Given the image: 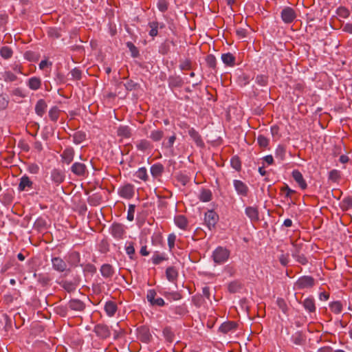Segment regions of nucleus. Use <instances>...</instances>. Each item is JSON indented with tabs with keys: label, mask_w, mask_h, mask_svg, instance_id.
<instances>
[{
	"label": "nucleus",
	"mask_w": 352,
	"mask_h": 352,
	"mask_svg": "<svg viewBox=\"0 0 352 352\" xmlns=\"http://www.w3.org/2000/svg\"><path fill=\"white\" fill-rule=\"evenodd\" d=\"M230 164H231V166L234 168L236 170H240L241 168V162L240 160V158L235 155V156H233L232 158H231V160H230Z\"/></svg>",
	"instance_id": "nucleus-47"
},
{
	"label": "nucleus",
	"mask_w": 352,
	"mask_h": 352,
	"mask_svg": "<svg viewBox=\"0 0 352 352\" xmlns=\"http://www.w3.org/2000/svg\"><path fill=\"white\" fill-rule=\"evenodd\" d=\"M117 309V305L113 301H107L104 305V311L109 317L113 316L116 313Z\"/></svg>",
	"instance_id": "nucleus-24"
},
{
	"label": "nucleus",
	"mask_w": 352,
	"mask_h": 352,
	"mask_svg": "<svg viewBox=\"0 0 352 352\" xmlns=\"http://www.w3.org/2000/svg\"><path fill=\"white\" fill-rule=\"evenodd\" d=\"M74 156V151L71 147L65 148L61 154L63 162L67 164H69L73 161Z\"/></svg>",
	"instance_id": "nucleus-18"
},
{
	"label": "nucleus",
	"mask_w": 352,
	"mask_h": 352,
	"mask_svg": "<svg viewBox=\"0 0 352 352\" xmlns=\"http://www.w3.org/2000/svg\"><path fill=\"white\" fill-rule=\"evenodd\" d=\"M219 219L218 215L212 210L205 214V222L210 230L213 228Z\"/></svg>",
	"instance_id": "nucleus-11"
},
{
	"label": "nucleus",
	"mask_w": 352,
	"mask_h": 352,
	"mask_svg": "<svg viewBox=\"0 0 352 352\" xmlns=\"http://www.w3.org/2000/svg\"><path fill=\"white\" fill-rule=\"evenodd\" d=\"M80 261V253L76 251L69 252L67 255V262L71 267H76Z\"/></svg>",
	"instance_id": "nucleus-15"
},
{
	"label": "nucleus",
	"mask_w": 352,
	"mask_h": 352,
	"mask_svg": "<svg viewBox=\"0 0 352 352\" xmlns=\"http://www.w3.org/2000/svg\"><path fill=\"white\" fill-rule=\"evenodd\" d=\"M70 74L74 80H80L82 77V72L78 68H74L70 72Z\"/></svg>",
	"instance_id": "nucleus-60"
},
{
	"label": "nucleus",
	"mask_w": 352,
	"mask_h": 352,
	"mask_svg": "<svg viewBox=\"0 0 352 352\" xmlns=\"http://www.w3.org/2000/svg\"><path fill=\"white\" fill-rule=\"evenodd\" d=\"M136 148L140 151L146 152L151 151L153 149V146L148 140L142 139L136 143Z\"/></svg>",
	"instance_id": "nucleus-17"
},
{
	"label": "nucleus",
	"mask_w": 352,
	"mask_h": 352,
	"mask_svg": "<svg viewBox=\"0 0 352 352\" xmlns=\"http://www.w3.org/2000/svg\"><path fill=\"white\" fill-rule=\"evenodd\" d=\"M292 255L294 257L296 258V261L302 265H305L308 262L307 258L303 254H298V251H296L295 253H293Z\"/></svg>",
	"instance_id": "nucleus-53"
},
{
	"label": "nucleus",
	"mask_w": 352,
	"mask_h": 352,
	"mask_svg": "<svg viewBox=\"0 0 352 352\" xmlns=\"http://www.w3.org/2000/svg\"><path fill=\"white\" fill-rule=\"evenodd\" d=\"M171 45H175L174 41L166 39L160 45L159 47V52L163 55L167 54L170 51Z\"/></svg>",
	"instance_id": "nucleus-31"
},
{
	"label": "nucleus",
	"mask_w": 352,
	"mask_h": 352,
	"mask_svg": "<svg viewBox=\"0 0 352 352\" xmlns=\"http://www.w3.org/2000/svg\"><path fill=\"white\" fill-rule=\"evenodd\" d=\"M47 108L46 102L43 99H40L35 105V112L38 116L42 117L45 113Z\"/></svg>",
	"instance_id": "nucleus-19"
},
{
	"label": "nucleus",
	"mask_w": 352,
	"mask_h": 352,
	"mask_svg": "<svg viewBox=\"0 0 352 352\" xmlns=\"http://www.w3.org/2000/svg\"><path fill=\"white\" fill-rule=\"evenodd\" d=\"M51 278L47 274H39L38 275V281L39 283H41L43 286H45L49 284L50 282Z\"/></svg>",
	"instance_id": "nucleus-50"
},
{
	"label": "nucleus",
	"mask_w": 352,
	"mask_h": 352,
	"mask_svg": "<svg viewBox=\"0 0 352 352\" xmlns=\"http://www.w3.org/2000/svg\"><path fill=\"white\" fill-rule=\"evenodd\" d=\"M51 179L56 185H59L63 182L65 179V174L63 171L58 168H54L51 171Z\"/></svg>",
	"instance_id": "nucleus-13"
},
{
	"label": "nucleus",
	"mask_w": 352,
	"mask_h": 352,
	"mask_svg": "<svg viewBox=\"0 0 352 352\" xmlns=\"http://www.w3.org/2000/svg\"><path fill=\"white\" fill-rule=\"evenodd\" d=\"M60 113V111L59 110V109L57 107H56V106L52 107L50 109L49 113H48L50 119L52 122H56L59 118Z\"/></svg>",
	"instance_id": "nucleus-39"
},
{
	"label": "nucleus",
	"mask_w": 352,
	"mask_h": 352,
	"mask_svg": "<svg viewBox=\"0 0 352 352\" xmlns=\"http://www.w3.org/2000/svg\"><path fill=\"white\" fill-rule=\"evenodd\" d=\"M280 191L285 194V197H291L292 195L295 192L294 190L289 188L287 185L282 187Z\"/></svg>",
	"instance_id": "nucleus-64"
},
{
	"label": "nucleus",
	"mask_w": 352,
	"mask_h": 352,
	"mask_svg": "<svg viewBox=\"0 0 352 352\" xmlns=\"http://www.w3.org/2000/svg\"><path fill=\"white\" fill-rule=\"evenodd\" d=\"M137 337L140 341L146 344L150 342L152 339L150 330L146 326H141L137 329Z\"/></svg>",
	"instance_id": "nucleus-4"
},
{
	"label": "nucleus",
	"mask_w": 352,
	"mask_h": 352,
	"mask_svg": "<svg viewBox=\"0 0 352 352\" xmlns=\"http://www.w3.org/2000/svg\"><path fill=\"white\" fill-rule=\"evenodd\" d=\"M156 294H157L156 292L154 289H149L147 292V295H146V298H147L148 301L153 306H158V307L164 306L165 304L164 300L162 298H155Z\"/></svg>",
	"instance_id": "nucleus-7"
},
{
	"label": "nucleus",
	"mask_w": 352,
	"mask_h": 352,
	"mask_svg": "<svg viewBox=\"0 0 352 352\" xmlns=\"http://www.w3.org/2000/svg\"><path fill=\"white\" fill-rule=\"evenodd\" d=\"M188 134L197 146L201 148L204 147L205 144L201 135L194 128H190L188 129Z\"/></svg>",
	"instance_id": "nucleus-16"
},
{
	"label": "nucleus",
	"mask_w": 352,
	"mask_h": 352,
	"mask_svg": "<svg viewBox=\"0 0 352 352\" xmlns=\"http://www.w3.org/2000/svg\"><path fill=\"white\" fill-rule=\"evenodd\" d=\"M60 285L67 292H72L76 290L77 285L72 281L63 280L60 283Z\"/></svg>",
	"instance_id": "nucleus-37"
},
{
	"label": "nucleus",
	"mask_w": 352,
	"mask_h": 352,
	"mask_svg": "<svg viewBox=\"0 0 352 352\" xmlns=\"http://www.w3.org/2000/svg\"><path fill=\"white\" fill-rule=\"evenodd\" d=\"M280 16L282 20L285 23H292L296 18L295 10L290 7L283 8L281 11Z\"/></svg>",
	"instance_id": "nucleus-5"
},
{
	"label": "nucleus",
	"mask_w": 352,
	"mask_h": 352,
	"mask_svg": "<svg viewBox=\"0 0 352 352\" xmlns=\"http://www.w3.org/2000/svg\"><path fill=\"white\" fill-rule=\"evenodd\" d=\"M304 341L305 338L301 333H297L293 336V342L296 344L301 345Z\"/></svg>",
	"instance_id": "nucleus-56"
},
{
	"label": "nucleus",
	"mask_w": 352,
	"mask_h": 352,
	"mask_svg": "<svg viewBox=\"0 0 352 352\" xmlns=\"http://www.w3.org/2000/svg\"><path fill=\"white\" fill-rule=\"evenodd\" d=\"M276 304L283 312H287L288 307L284 299L278 298L276 300Z\"/></svg>",
	"instance_id": "nucleus-59"
},
{
	"label": "nucleus",
	"mask_w": 352,
	"mask_h": 352,
	"mask_svg": "<svg viewBox=\"0 0 352 352\" xmlns=\"http://www.w3.org/2000/svg\"><path fill=\"white\" fill-rule=\"evenodd\" d=\"M10 326L11 320L9 317L5 314H0V329L3 328L7 331Z\"/></svg>",
	"instance_id": "nucleus-33"
},
{
	"label": "nucleus",
	"mask_w": 352,
	"mask_h": 352,
	"mask_svg": "<svg viewBox=\"0 0 352 352\" xmlns=\"http://www.w3.org/2000/svg\"><path fill=\"white\" fill-rule=\"evenodd\" d=\"M337 14L340 17L345 19L349 16V12L346 8L344 7H340L337 10Z\"/></svg>",
	"instance_id": "nucleus-62"
},
{
	"label": "nucleus",
	"mask_w": 352,
	"mask_h": 352,
	"mask_svg": "<svg viewBox=\"0 0 352 352\" xmlns=\"http://www.w3.org/2000/svg\"><path fill=\"white\" fill-rule=\"evenodd\" d=\"M183 83V80L179 76H170L168 78V85L171 88L181 87Z\"/></svg>",
	"instance_id": "nucleus-32"
},
{
	"label": "nucleus",
	"mask_w": 352,
	"mask_h": 352,
	"mask_svg": "<svg viewBox=\"0 0 352 352\" xmlns=\"http://www.w3.org/2000/svg\"><path fill=\"white\" fill-rule=\"evenodd\" d=\"M118 194L124 199H131L134 195V187L132 184H127L118 190Z\"/></svg>",
	"instance_id": "nucleus-9"
},
{
	"label": "nucleus",
	"mask_w": 352,
	"mask_h": 352,
	"mask_svg": "<svg viewBox=\"0 0 352 352\" xmlns=\"http://www.w3.org/2000/svg\"><path fill=\"white\" fill-rule=\"evenodd\" d=\"M174 221L176 226L180 229L184 230L187 229L188 222L185 216L182 214L177 215L175 217Z\"/></svg>",
	"instance_id": "nucleus-23"
},
{
	"label": "nucleus",
	"mask_w": 352,
	"mask_h": 352,
	"mask_svg": "<svg viewBox=\"0 0 352 352\" xmlns=\"http://www.w3.org/2000/svg\"><path fill=\"white\" fill-rule=\"evenodd\" d=\"M192 301L193 304L197 307H201L204 302L201 295H195L192 296Z\"/></svg>",
	"instance_id": "nucleus-57"
},
{
	"label": "nucleus",
	"mask_w": 352,
	"mask_h": 352,
	"mask_svg": "<svg viewBox=\"0 0 352 352\" xmlns=\"http://www.w3.org/2000/svg\"><path fill=\"white\" fill-rule=\"evenodd\" d=\"M69 307L74 311H82L85 308V305L83 302L78 299H72L69 302Z\"/></svg>",
	"instance_id": "nucleus-22"
},
{
	"label": "nucleus",
	"mask_w": 352,
	"mask_h": 352,
	"mask_svg": "<svg viewBox=\"0 0 352 352\" xmlns=\"http://www.w3.org/2000/svg\"><path fill=\"white\" fill-rule=\"evenodd\" d=\"M175 140L176 135L175 134H173V135L170 136L167 140H164L162 142V146L166 148H172Z\"/></svg>",
	"instance_id": "nucleus-49"
},
{
	"label": "nucleus",
	"mask_w": 352,
	"mask_h": 352,
	"mask_svg": "<svg viewBox=\"0 0 352 352\" xmlns=\"http://www.w3.org/2000/svg\"><path fill=\"white\" fill-rule=\"evenodd\" d=\"M13 51L10 47L3 46L0 49V55L4 59H8L12 56Z\"/></svg>",
	"instance_id": "nucleus-41"
},
{
	"label": "nucleus",
	"mask_w": 352,
	"mask_h": 352,
	"mask_svg": "<svg viewBox=\"0 0 352 352\" xmlns=\"http://www.w3.org/2000/svg\"><path fill=\"white\" fill-rule=\"evenodd\" d=\"M212 193L210 190L204 189L201 190V194L199 195V199L201 201L207 202L211 200Z\"/></svg>",
	"instance_id": "nucleus-45"
},
{
	"label": "nucleus",
	"mask_w": 352,
	"mask_h": 352,
	"mask_svg": "<svg viewBox=\"0 0 352 352\" xmlns=\"http://www.w3.org/2000/svg\"><path fill=\"white\" fill-rule=\"evenodd\" d=\"M241 288V285L238 282H232L228 285V290L231 293H236Z\"/></svg>",
	"instance_id": "nucleus-63"
},
{
	"label": "nucleus",
	"mask_w": 352,
	"mask_h": 352,
	"mask_svg": "<svg viewBox=\"0 0 352 352\" xmlns=\"http://www.w3.org/2000/svg\"><path fill=\"white\" fill-rule=\"evenodd\" d=\"M28 85L32 90H37L41 86V80L38 77H32L28 80Z\"/></svg>",
	"instance_id": "nucleus-34"
},
{
	"label": "nucleus",
	"mask_w": 352,
	"mask_h": 352,
	"mask_svg": "<svg viewBox=\"0 0 352 352\" xmlns=\"http://www.w3.org/2000/svg\"><path fill=\"white\" fill-rule=\"evenodd\" d=\"M236 323L235 322L229 321L227 322L223 323L220 327L219 330L223 333H227L229 331L236 329Z\"/></svg>",
	"instance_id": "nucleus-30"
},
{
	"label": "nucleus",
	"mask_w": 352,
	"mask_h": 352,
	"mask_svg": "<svg viewBox=\"0 0 352 352\" xmlns=\"http://www.w3.org/2000/svg\"><path fill=\"white\" fill-rule=\"evenodd\" d=\"M206 61L208 67L215 69L217 65L216 58L212 54H209L206 58Z\"/></svg>",
	"instance_id": "nucleus-52"
},
{
	"label": "nucleus",
	"mask_w": 352,
	"mask_h": 352,
	"mask_svg": "<svg viewBox=\"0 0 352 352\" xmlns=\"http://www.w3.org/2000/svg\"><path fill=\"white\" fill-rule=\"evenodd\" d=\"M164 136V133L162 130L156 129L151 131L149 138L153 142H159L160 141Z\"/></svg>",
	"instance_id": "nucleus-38"
},
{
	"label": "nucleus",
	"mask_w": 352,
	"mask_h": 352,
	"mask_svg": "<svg viewBox=\"0 0 352 352\" xmlns=\"http://www.w3.org/2000/svg\"><path fill=\"white\" fill-rule=\"evenodd\" d=\"M314 285V278L309 276H304L300 277L296 283V285L298 289L311 288Z\"/></svg>",
	"instance_id": "nucleus-6"
},
{
	"label": "nucleus",
	"mask_w": 352,
	"mask_h": 352,
	"mask_svg": "<svg viewBox=\"0 0 352 352\" xmlns=\"http://www.w3.org/2000/svg\"><path fill=\"white\" fill-rule=\"evenodd\" d=\"M164 168L162 164L157 163L151 167V173L153 177H158L164 173Z\"/></svg>",
	"instance_id": "nucleus-28"
},
{
	"label": "nucleus",
	"mask_w": 352,
	"mask_h": 352,
	"mask_svg": "<svg viewBox=\"0 0 352 352\" xmlns=\"http://www.w3.org/2000/svg\"><path fill=\"white\" fill-rule=\"evenodd\" d=\"M233 185L239 195L244 197L248 195L249 188L244 182L241 180L234 179L233 181Z\"/></svg>",
	"instance_id": "nucleus-12"
},
{
	"label": "nucleus",
	"mask_w": 352,
	"mask_h": 352,
	"mask_svg": "<svg viewBox=\"0 0 352 352\" xmlns=\"http://www.w3.org/2000/svg\"><path fill=\"white\" fill-rule=\"evenodd\" d=\"M110 232L115 239L120 240L125 234V227L122 223H114L110 228Z\"/></svg>",
	"instance_id": "nucleus-3"
},
{
	"label": "nucleus",
	"mask_w": 352,
	"mask_h": 352,
	"mask_svg": "<svg viewBox=\"0 0 352 352\" xmlns=\"http://www.w3.org/2000/svg\"><path fill=\"white\" fill-rule=\"evenodd\" d=\"M166 276L169 281L173 282L177 278V270L175 267H168L166 270Z\"/></svg>",
	"instance_id": "nucleus-35"
},
{
	"label": "nucleus",
	"mask_w": 352,
	"mask_h": 352,
	"mask_svg": "<svg viewBox=\"0 0 352 352\" xmlns=\"http://www.w3.org/2000/svg\"><path fill=\"white\" fill-rule=\"evenodd\" d=\"M256 82L261 86H266L268 82V77L266 75L260 74L256 77Z\"/></svg>",
	"instance_id": "nucleus-51"
},
{
	"label": "nucleus",
	"mask_w": 352,
	"mask_h": 352,
	"mask_svg": "<svg viewBox=\"0 0 352 352\" xmlns=\"http://www.w3.org/2000/svg\"><path fill=\"white\" fill-rule=\"evenodd\" d=\"M285 147L283 145H278L275 152L276 157L279 159L280 161H283L285 157Z\"/></svg>",
	"instance_id": "nucleus-43"
},
{
	"label": "nucleus",
	"mask_w": 352,
	"mask_h": 352,
	"mask_svg": "<svg viewBox=\"0 0 352 352\" xmlns=\"http://www.w3.org/2000/svg\"><path fill=\"white\" fill-rule=\"evenodd\" d=\"M126 252L129 256V258L133 259L135 254V248L133 242H129L126 246Z\"/></svg>",
	"instance_id": "nucleus-55"
},
{
	"label": "nucleus",
	"mask_w": 352,
	"mask_h": 352,
	"mask_svg": "<svg viewBox=\"0 0 352 352\" xmlns=\"http://www.w3.org/2000/svg\"><path fill=\"white\" fill-rule=\"evenodd\" d=\"M71 171L78 177H85L88 173L87 166L81 162H75L71 167Z\"/></svg>",
	"instance_id": "nucleus-8"
},
{
	"label": "nucleus",
	"mask_w": 352,
	"mask_h": 352,
	"mask_svg": "<svg viewBox=\"0 0 352 352\" xmlns=\"http://www.w3.org/2000/svg\"><path fill=\"white\" fill-rule=\"evenodd\" d=\"M168 258L166 256L165 254H159L158 252H155L152 256V262L155 265H159L164 261H166Z\"/></svg>",
	"instance_id": "nucleus-42"
},
{
	"label": "nucleus",
	"mask_w": 352,
	"mask_h": 352,
	"mask_svg": "<svg viewBox=\"0 0 352 352\" xmlns=\"http://www.w3.org/2000/svg\"><path fill=\"white\" fill-rule=\"evenodd\" d=\"M230 256V251L223 247H218L212 254L214 263L222 264L225 263Z\"/></svg>",
	"instance_id": "nucleus-1"
},
{
	"label": "nucleus",
	"mask_w": 352,
	"mask_h": 352,
	"mask_svg": "<svg viewBox=\"0 0 352 352\" xmlns=\"http://www.w3.org/2000/svg\"><path fill=\"white\" fill-rule=\"evenodd\" d=\"M330 309L336 314H340L342 311V305L340 301H335L330 304Z\"/></svg>",
	"instance_id": "nucleus-44"
},
{
	"label": "nucleus",
	"mask_w": 352,
	"mask_h": 352,
	"mask_svg": "<svg viewBox=\"0 0 352 352\" xmlns=\"http://www.w3.org/2000/svg\"><path fill=\"white\" fill-rule=\"evenodd\" d=\"M163 335L168 342H172L173 341L175 336L170 327H165L164 329Z\"/></svg>",
	"instance_id": "nucleus-48"
},
{
	"label": "nucleus",
	"mask_w": 352,
	"mask_h": 352,
	"mask_svg": "<svg viewBox=\"0 0 352 352\" xmlns=\"http://www.w3.org/2000/svg\"><path fill=\"white\" fill-rule=\"evenodd\" d=\"M118 136L122 138H130L131 137V129L128 126H120L117 130Z\"/></svg>",
	"instance_id": "nucleus-25"
},
{
	"label": "nucleus",
	"mask_w": 352,
	"mask_h": 352,
	"mask_svg": "<svg viewBox=\"0 0 352 352\" xmlns=\"http://www.w3.org/2000/svg\"><path fill=\"white\" fill-rule=\"evenodd\" d=\"M52 265L54 270L63 273L66 271L69 272V269L67 268V262L65 261L62 258L59 256L52 258Z\"/></svg>",
	"instance_id": "nucleus-2"
},
{
	"label": "nucleus",
	"mask_w": 352,
	"mask_h": 352,
	"mask_svg": "<svg viewBox=\"0 0 352 352\" xmlns=\"http://www.w3.org/2000/svg\"><path fill=\"white\" fill-rule=\"evenodd\" d=\"M176 241V236L175 234H170L168 236V245L169 250L171 251L175 248V243Z\"/></svg>",
	"instance_id": "nucleus-61"
},
{
	"label": "nucleus",
	"mask_w": 352,
	"mask_h": 352,
	"mask_svg": "<svg viewBox=\"0 0 352 352\" xmlns=\"http://www.w3.org/2000/svg\"><path fill=\"white\" fill-rule=\"evenodd\" d=\"M94 331L98 337L102 339L109 337L111 334L109 327L104 324L96 325Z\"/></svg>",
	"instance_id": "nucleus-10"
},
{
	"label": "nucleus",
	"mask_w": 352,
	"mask_h": 352,
	"mask_svg": "<svg viewBox=\"0 0 352 352\" xmlns=\"http://www.w3.org/2000/svg\"><path fill=\"white\" fill-rule=\"evenodd\" d=\"M245 214L252 221H257L259 219L258 211L256 208L248 206L245 208Z\"/></svg>",
	"instance_id": "nucleus-26"
},
{
	"label": "nucleus",
	"mask_w": 352,
	"mask_h": 352,
	"mask_svg": "<svg viewBox=\"0 0 352 352\" xmlns=\"http://www.w3.org/2000/svg\"><path fill=\"white\" fill-rule=\"evenodd\" d=\"M158 21L157 20L148 22V28L149 29V36L154 38L158 35Z\"/></svg>",
	"instance_id": "nucleus-29"
},
{
	"label": "nucleus",
	"mask_w": 352,
	"mask_h": 352,
	"mask_svg": "<svg viewBox=\"0 0 352 352\" xmlns=\"http://www.w3.org/2000/svg\"><path fill=\"white\" fill-rule=\"evenodd\" d=\"M86 139V134L85 132L78 131L73 135V141L75 144H79Z\"/></svg>",
	"instance_id": "nucleus-40"
},
{
	"label": "nucleus",
	"mask_w": 352,
	"mask_h": 352,
	"mask_svg": "<svg viewBox=\"0 0 352 352\" xmlns=\"http://www.w3.org/2000/svg\"><path fill=\"white\" fill-rule=\"evenodd\" d=\"M292 177L302 189L304 190L307 188V183L304 179L302 173L300 171H298V170H294L292 172Z\"/></svg>",
	"instance_id": "nucleus-21"
},
{
	"label": "nucleus",
	"mask_w": 352,
	"mask_h": 352,
	"mask_svg": "<svg viewBox=\"0 0 352 352\" xmlns=\"http://www.w3.org/2000/svg\"><path fill=\"white\" fill-rule=\"evenodd\" d=\"M33 188V182L30 180V177L23 175L20 179V182L18 186V189L19 191L28 190Z\"/></svg>",
	"instance_id": "nucleus-14"
},
{
	"label": "nucleus",
	"mask_w": 352,
	"mask_h": 352,
	"mask_svg": "<svg viewBox=\"0 0 352 352\" xmlns=\"http://www.w3.org/2000/svg\"><path fill=\"white\" fill-rule=\"evenodd\" d=\"M304 308L309 313L316 311L315 300L313 298H307L302 302Z\"/></svg>",
	"instance_id": "nucleus-27"
},
{
	"label": "nucleus",
	"mask_w": 352,
	"mask_h": 352,
	"mask_svg": "<svg viewBox=\"0 0 352 352\" xmlns=\"http://www.w3.org/2000/svg\"><path fill=\"white\" fill-rule=\"evenodd\" d=\"M221 59L223 63L228 66H234L235 64V57L231 53L223 54Z\"/></svg>",
	"instance_id": "nucleus-36"
},
{
	"label": "nucleus",
	"mask_w": 352,
	"mask_h": 352,
	"mask_svg": "<svg viewBox=\"0 0 352 352\" xmlns=\"http://www.w3.org/2000/svg\"><path fill=\"white\" fill-rule=\"evenodd\" d=\"M3 78L5 81L13 82L16 80V76L11 72H6L3 74Z\"/></svg>",
	"instance_id": "nucleus-58"
},
{
	"label": "nucleus",
	"mask_w": 352,
	"mask_h": 352,
	"mask_svg": "<svg viewBox=\"0 0 352 352\" xmlns=\"http://www.w3.org/2000/svg\"><path fill=\"white\" fill-rule=\"evenodd\" d=\"M136 177L144 182L147 181L148 176L146 168L144 167L140 168L136 172Z\"/></svg>",
	"instance_id": "nucleus-46"
},
{
	"label": "nucleus",
	"mask_w": 352,
	"mask_h": 352,
	"mask_svg": "<svg viewBox=\"0 0 352 352\" xmlns=\"http://www.w3.org/2000/svg\"><path fill=\"white\" fill-rule=\"evenodd\" d=\"M100 272L104 278H109L113 276L115 271L111 265L107 263L101 266Z\"/></svg>",
	"instance_id": "nucleus-20"
},
{
	"label": "nucleus",
	"mask_w": 352,
	"mask_h": 352,
	"mask_svg": "<svg viewBox=\"0 0 352 352\" xmlns=\"http://www.w3.org/2000/svg\"><path fill=\"white\" fill-rule=\"evenodd\" d=\"M257 142L258 145L262 148H266L269 144V140L262 135L258 136Z\"/></svg>",
	"instance_id": "nucleus-54"
}]
</instances>
